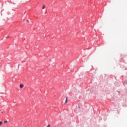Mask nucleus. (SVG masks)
Wrapping results in <instances>:
<instances>
[{
    "label": "nucleus",
    "instance_id": "nucleus-1",
    "mask_svg": "<svg viewBox=\"0 0 127 127\" xmlns=\"http://www.w3.org/2000/svg\"><path fill=\"white\" fill-rule=\"evenodd\" d=\"M23 87H24L23 84H20V88L21 89L22 88H23Z\"/></svg>",
    "mask_w": 127,
    "mask_h": 127
},
{
    "label": "nucleus",
    "instance_id": "nucleus-2",
    "mask_svg": "<svg viewBox=\"0 0 127 127\" xmlns=\"http://www.w3.org/2000/svg\"><path fill=\"white\" fill-rule=\"evenodd\" d=\"M67 100H68V97H66V100H65V103H64V104H67Z\"/></svg>",
    "mask_w": 127,
    "mask_h": 127
},
{
    "label": "nucleus",
    "instance_id": "nucleus-3",
    "mask_svg": "<svg viewBox=\"0 0 127 127\" xmlns=\"http://www.w3.org/2000/svg\"><path fill=\"white\" fill-rule=\"evenodd\" d=\"M4 124H7V121H5L4 122Z\"/></svg>",
    "mask_w": 127,
    "mask_h": 127
},
{
    "label": "nucleus",
    "instance_id": "nucleus-4",
    "mask_svg": "<svg viewBox=\"0 0 127 127\" xmlns=\"http://www.w3.org/2000/svg\"><path fill=\"white\" fill-rule=\"evenodd\" d=\"M44 8H45V5H43V6L42 9H44Z\"/></svg>",
    "mask_w": 127,
    "mask_h": 127
},
{
    "label": "nucleus",
    "instance_id": "nucleus-5",
    "mask_svg": "<svg viewBox=\"0 0 127 127\" xmlns=\"http://www.w3.org/2000/svg\"><path fill=\"white\" fill-rule=\"evenodd\" d=\"M1 124H2V122H0V126H1Z\"/></svg>",
    "mask_w": 127,
    "mask_h": 127
},
{
    "label": "nucleus",
    "instance_id": "nucleus-6",
    "mask_svg": "<svg viewBox=\"0 0 127 127\" xmlns=\"http://www.w3.org/2000/svg\"><path fill=\"white\" fill-rule=\"evenodd\" d=\"M47 127H50V125H48Z\"/></svg>",
    "mask_w": 127,
    "mask_h": 127
},
{
    "label": "nucleus",
    "instance_id": "nucleus-7",
    "mask_svg": "<svg viewBox=\"0 0 127 127\" xmlns=\"http://www.w3.org/2000/svg\"><path fill=\"white\" fill-rule=\"evenodd\" d=\"M6 39L8 38V36L6 37Z\"/></svg>",
    "mask_w": 127,
    "mask_h": 127
},
{
    "label": "nucleus",
    "instance_id": "nucleus-8",
    "mask_svg": "<svg viewBox=\"0 0 127 127\" xmlns=\"http://www.w3.org/2000/svg\"><path fill=\"white\" fill-rule=\"evenodd\" d=\"M27 22H29L28 20H27Z\"/></svg>",
    "mask_w": 127,
    "mask_h": 127
}]
</instances>
